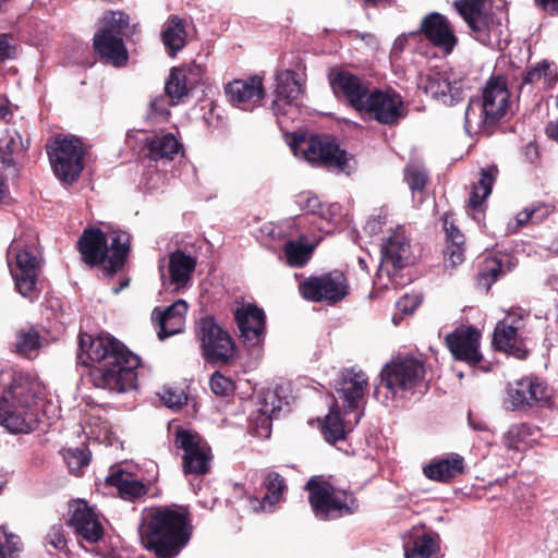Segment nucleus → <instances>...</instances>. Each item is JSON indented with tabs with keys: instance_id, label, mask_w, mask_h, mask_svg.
<instances>
[{
	"instance_id": "obj_29",
	"label": "nucleus",
	"mask_w": 558,
	"mask_h": 558,
	"mask_svg": "<svg viewBox=\"0 0 558 558\" xmlns=\"http://www.w3.org/2000/svg\"><path fill=\"white\" fill-rule=\"evenodd\" d=\"M465 471L464 459L459 453H448L433 459L423 466V474L432 481L448 483Z\"/></svg>"
},
{
	"instance_id": "obj_10",
	"label": "nucleus",
	"mask_w": 558,
	"mask_h": 558,
	"mask_svg": "<svg viewBox=\"0 0 558 558\" xmlns=\"http://www.w3.org/2000/svg\"><path fill=\"white\" fill-rule=\"evenodd\" d=\"M425 376L424 361L411 355L392 359L380 372L381 384L393 397L427 387Z\"/></svg>"
},
{
	"instance_id": "obj_58",
	"label": "nucleus",
	"mask_w": 558,
	"mask_h": 558,
	"mask_svg": "<svg viewBox=\"0 0 558 558\" xmlns=\"http://www.w3.org/2000/svg\"><path fill=\"white\" fill-rule=\"evenodd\" d=\"M534 2L548 14L553 16L558 15V0H534Z\"/></svg>"
},
{
	"instance_id": "obj_21",
	"label": "nucleus",
	"mask_w": 558,
	"mask_h": 558,
	"mask_svg": "<svg viewBox=\"0 0 558 558\" xmlns=\"http://www.w3.org/2000/svg\"><path fill=\"white\" fill-rule=\"evenodd\" d=\"M413 260L410 240L404 231L396 230L381 247L380 271H386L393 278L397 274L410 265Z\"/></svg>"
},
{
	"instance_id": "obj_55",
	"label": "nucleus",
	"mask_w": 558,
	"mask_h": 558,
	"mask_svg": "<svg viewBox=\"0 0 558 558\" xmlns=\"http://www.w3.org/2000/svg\"><path fill=\"white\" fill-rule=\"evenodd\" d=\"M300 206L308 214L324 218L323 204L316 195L304 193L299 196Z\"/></svg>"
},
{
	"instance_id": "obj_37",
	"label": "nucleus",
	"mask_w": 558,
	"mask_h": 558,
	"mask_svg": "<svg viewBox=\"0 0 558 558\" xmlns=\"http://www.w3.org/2000/svg\"><path fill=\"white\" fill-rule=\"evenodd\" d=\"M181 148V143L171 133L155 135L144 146L145 156L154 161L172 160Z\"/></svg>"
},
{
	"instance_id": "obj_19",
	"label": "nucleus",
	"mask_w": 558,
	"mask_h": 558,
	"mask_svg": "<svg viewBox=\"0 0 558 558\" xmlns=\"http://www.w3.org/2000/svg\"><path fill=\"white\" fill-rule=\"evenodd\" d=\"M481 332L473 326L461 325L445 338V343L457 361L476 366L483 360L478 347Z\"/></svg>"
},
{
	"instance_id": "obj_8",
	"label": "nucleus",
	"mask_w": 558,
	"mask_h": 558,
	"mask_svg": "<svg viewBox=\"0 0 558 558\" xmlns=\"http://www.w3.org/2000/svg\"><path fill=\"white\" fill-rule=\"evenodd\" d=\"M291 147L295 155L302 154L303 158L313 167L348 175L353 170L349 154L340 147L333 136L316 134L308 138L295 137Z\"/></svg>"
},
{
	"instance_id": "obj_46",
	"label": "nucleus",
	"mask_w": 558,
	"mask_h": 558,
	"mask_svg": "<svg viewBox=\"0 0 558 558\" xmlns=\"http://www.w3.org/2000/svg\"><path fill=\"white\" fill-rule=\"evenodd\" d=\"M165 92L171 99L172 105H178L189 95L186 74L183 70L173 68L165 84Z\"/></svg>"
},
{
	"instance_id": "obj_40",
	"label": "nucleus",
	"mask_w": 558,
	"mask_h": 558,
	"mask_svg": "<svg viewBox=\"0 0 558 558\" xmlns=\"http://www.w3.org/2000/svg\"><path fill=\"white\" fill-rule=\"evenodd\" d=\"M276 81V101H282L287 105H290L303 93V87L299 81V75L293 70H286L277 74Z\"/></svg>"
},
{
	"instance_id": "obj_12",
	"label": "nucleus",
	"mask_w": 558,
	"mask_h": 558,
	"mask_svg": "<svg viewBox=\"0 0 558 558\" xmlns=\"http://www.w3.org/2000/svg\"><path fill=\"white\" fill-rule=\"evenodd\" d=\"M46 150L59 180L70 184L78 180L84 169L85 153L77 137L59 135L51 145L46 146Z\"/></svg>"
},
{
	"instance_id": "obj_16",
	"label": "nucleus",
	"mask_w": 558,
	"mask_h": 558,
	"mask_svg": "<svg viewBox=\"0 0 558 558\" xmlns=\"http://www.w3.org/2000/svg\"><path fill=\"white\" fill-rule=\"evenodd\" d=\"M360 113L383 125H396L407 114L402 97L395 90L373 87Z\"/></svg>"
},
{
	"instance_id": "obj_63",
	"label": "nucleus",
	"mask_w": 558,
	"mask_h": 558,
	"mask_svg": "<svg viewBox=\"0 0 558 558\" xmlns=\"http://www.w3.org/2000/svg\"><path fill=\"white\" fill-rule=\"evenodd\" d=\"M10 113V110L7 105V100L0 98V120L5 119V117Z\"/></svg>"
},
{
	"instance_id": "obj_3",
	"label": "nucleus",
	"mask_w": 558,
	"mask_h": 558,
	"mask_svg": "<svg viewBox=\"0 0 558 558\" xmlns=\"http://www.w3.org/2000/svg\"><path fill=\"white\" fill-rule=\"evenodd\" d=\"M35 393L28 376L12 369L0 372V424L13 434L31 433L37 424L32 410Z\"/></svg>"
},
{
	"instance_id": "obj_5",
	"label": "nucleus",
	"mask_w": 558,
	"mask_h": 558,
	"mask_svg": "<svg viewBox=\"0 0 558 558\" xmlns=\"http://www.w3.org/2000/svg\"><path fill=\"white\" fill-rule=\"evenodd\" d=\"M510 93L505 77L492 76L483 88L482 98L471 99L464 117L469 133L490 136L495 128L507 117Z\"/></svg>"
},
{
	"instance_id": "obj_45",
	"label": "nucleus",
	"mask_w": 558,
	"mask_h": 558,
	"mask_svg": "<svg viewBox=\"0 0 558 558\" xmlns=\"http://www.w3.org/2000/svg\"><path fill=\"white\" fill-rule=\"evenodd\" d=\"M314 246L301 241L289 240L283 245L287 264L291 267H303L312 257Z\"/></svg>"
},
{
	"instance_id": "obj_52",
	"label": "nucleus",
	"mask_w": 558,
	"mask_h": 558,
	"mask_svg": "<svg viewBox=\"0 0 558 558\" xmlns=\"http://www.w3.org/2000/svg\"><path fill=\"white\" fill-rule=\"evenodd\" d=\"M105 26L100 29H112L113 34L123 36L126 34V28L130 26V16L123 12H111L105 19Z\"/></svg>"
},
{
	"instance_id": "obj_59",
	"label": "nucleus",
	"mask_w": 558,
	"mask_h": 558,
	"mask_svg": "<svg viewBox=\"0 0 558 558\" xmlns=\"http://www.w3.org/2000/svg\"><path fill=\"white\" fill-rule=\"evenodd\" d=\"M11 194L9 186L2 175H0V207L11 203Z\"/></svg>"
},
{
	"instance_id": "obj_51",
	"label": "nucleus",
	"mask_w": 558,
	"mask_h": 558,
	"mask_svg": "<svg viewBox=\"0 0 558 558\" xmlns=\"http://www.w3.org/2000/svg\"><path fill=\"white\" fill-rule=\"evenodd\" d=\"M210 389L216 396L228 397L233 393L235 389L234 381L216 371L209 380Z\"/></svg>"
},
{
	"instance_id": "obj_25",
	"label": "nucleus",
	"mask_w": 558,
	"mask_h": 558,
	"mask_svg": "<svg viewBox=\"0 0 558 558\" xmlns=\"http://www.w3.org/2000/svg\"><path fill=\"white\" fill-rule=\"evenodd\" d=\"M417 33L447 53L451 52L458 43L449 20L438 12H430L425 15L421 21Z\"/></svg>"
},
{
	"instance_id": "obj_42",
	"label": "nucleus",
	"mask_w": 558,
	"mask_h": 558,
	"mask_svg": "<svg viewBox=\"0 0 558 558\" xmlns=\"http://www.w3.org/2000/svg\"><path fill=\"white\" fill-rule=\"evenodd\" d=\"M537 432L538 429L529 423L512 425L505 434L504 444L509 450L524 451L531 447L534 440L532 437Z\"/></svg>"
},
{
	"instance_id": "obj_34",
	"label": "nucleus",
	"mask_w": 558,
	"mask_h": 558,
	"mask_svg": "<svg viewBox=\"0 0 558 558\" xmlns=\"http://www.w3.org/2000/svg\"><path fill=\"white\" fill-rule=\"evenodd\" d=\"M444 229L447 241L444 251L445 265L454 268L464 260L465 236L447 214L444 216Z\"/></svg>"
},
{
	"instance_id": "obj_18",
	"label": "nucleus",
	"mask_w": 558,
	"mask_h": 558,
	"mask_svg": "<svg viewBox=\"0 0 558 558\" xmlns=\"http://www.w3.org/2000/svg\"><path fill=\"white\" fill-rule=\"evenodd\" d=\"M239 329L240 341L246 348L260 347L266 335V315L263 308L253 303H243L233 312Z\"/></svg>"
},
{
	"instance_id": "obj_1",
	"label": "nucleus",
	"mask_w": 558,
	"mask_h": 558,
	"mask_svg": "<svg viewBox=\"0 0 558 558\" xmlns=\"http://www.w3.org/2000/svg\"><path fill=\"white\" fill-rule=\"evenodd\" d=\"M77 362L96 364L88 372V380L96 388L123 393L137 387L140 356L109 333L93 337L81 332Z\"/></svg>"
},
{
	"instance_id": "obj_50",
	"label": "nucleus",
	"mask_w": 558,
	"mask_h": 558,
	"mask_svg": "<svg viewBox=\"0 0 558 558\" xmlns=\"http://www.w3.org/2000/svg\"><path fill=\"white\" fill-rule=\"evenodd\" d=\"M201 110L203 111L202 118L208 128L218 129L223 125V118L219 112V107L213 99H202Z\"/></svg>"
},
{
	"instance_id": "obj_23",
	"label": "nucleus",
	"mask_w": 558,
	"mask_h": 558,
	"mask_svg": "<svg viewBox=\"0 0 558 558\" xmlns=\"http://www.w3.org/2000/svg\"><path fill=\"white\" fill-rule=\"evenodd\" d=\"M262 487L266 489L262 498L254 495L247 496V510L253 513H271L279 504L284 501L287 482L278 472L269 471L263 477Z\"/></svg>"
},
{
	"instance_id": "obj_56",
	"label": "nucleus",
	"mask_w": 558,
	"mask_h": 558,
	"mask_svg": "<svg viewBox=\"0 0 558 558\" xmlns=\"http://www.w3.org/2000/svg\"><path fill=\"white\" fill-rule=\"evenodd\" d=\"M11 35L0 34V63L14 56V46L11 45Z\"/></svg>"
},
{
	"instance_id": "obj_22",
	"label": "nucleus",
	"mask_w": 558,
	"mask_h": 558,
	"mask_svg": "<svg viewBox=\"0 0 558 558\" xmlns=\"http://www.w3.org/2000/svg\"><path fill=\"white\" fill-rule=\"evenodd\" d=\"M93 48L98 59L107 65L120 69L129 63V51L120 34L112 29H98L93 38Z\"/></svg>"
},
{
	"instance_id": "obj_60",
	"label": "nucleus",
	"mask_w": 558,
	"mask_h": 558,
	"mask_svg": "<svg viewBox=\"0 0 558 558\" xmlns=\"http://www.w3.org/2000/svg\"><path fill=\"white\" fill-rule=\"evenodd\" d=\"M546 135L558 143V119L556 121H550L545 129Z\"/></svg>"
},
{
	"instance_id": "obj_32",
	"label": "nucleus",
	"mask_w": 558,
	"mask_h": 558,
	"mask_svg": "<svg viewBox=\"0 0 558 558\" xmlns=\"http://www.w3.org/2000/svg\"><path fill=\"white\" fill-rule=\"evenodd\" d=\"M424 90L445 105H453L461 99L460 88L451 83L447 72L434 71L426 75Z\"/></svg>"
},
{
	"instance_id": "obj_26",
	"label": "nucleus",
	"mask_w": 558,
	"mask_h": 558,
	"mask_svg": "<svg viewBox=\"0 0 558 558\" xmlns=\"http://www.w3.org/2000/svg\"><path fill=\"white\" fill-rule=\"evenodd\" d=\"M187 312V303L184 300H177L170 306L155 307L151 313V320L159 327L157 336L165 340L182 331L184 317Z\"/></svg>"
},
{
	"instance_id": "obj_7",
	"label": "nucleus",
	"mask_w": 558,
	"mask_h": 558,
	"mask_svg": "<svg viewBox=\"0 0 558 558\" xmlns=\"http://www.w3.org/2000/svg\"><path fill=\"white\" fill-rule=\"evenodd\" d=\"M308 504L314 515L322 521L337 520L359 509L357 499L347 490L337 489L330 482L316 476L305 484Z\"/></svg>"
},
{
	"instance_id": "obj_39",
	"label": "nucleus",
	"mask_w": 558,
	"mask_h": 558,
	"mask_svg": "<svg viewBox=\"0 0 558 558\" xmlns=\"http://www.w3.org/2000/svg\"><path fill=\"white\" fill-rule=\"evenodd\" d=\"M41 347V337L35 327L20 329L15 332V339L12 343V351L17 355L35 359Z\"/></svg>"
},
{
	"instance_id": "obj_36",
	"label": "nucleus",
	"mask_w": 558,
	"mask_h": 558,
	"mask_svg": "<svg viewBox=\"0 0 558 558\" xmlns=\"http://www.w3.org/2000/svg\"><path fill=\"white\" fill-rule=\"evenodd\" d=\"M405 558H440L439 536L435 533L413 534L404 544Z\"/></svg>"
},
{
	"instance_id": "obj_11",
	"label": "nucleus",
	"mask_w": 558,
	"mask_h": 558,
	"mask_svg": "<svg viewBox=\"0 0 558 558\" xmlns=\"http://www.w3.org/2000/svg\"><path fill=\"white\" fill-rule=\"evenodd\" d=\"M300 295L308 302L335 306L350 294L348 276L340 269L311 275L299 282Z\"/></svg>"
},
{
	"instance_id": "obj_54",
	"label": "nucleus",
	"mask_w": 558,
	"mask_h": 558,
	"mask_svg": "<svg viewBox=\"0 0 558 558\" xmlns=\"http://www.w3.org/2000/svg\"><path fill=\"white\" fill-rule=\"evenodd\" d=\"M405 181L413 192H422L428 182V174L425 170L411 168L405 171Z\"/></svg>"
},
{
	"instance_id": "obj_14",
	"label": "nucleus",
	"mask_w": 558,
	"mask_h": 558,
	"mask_svg": "<svg viewBox=\"0 0 558 558\" xmlns=\"http://www.w3.org/2000/svg\"><path fill=\"white\" fill-rule=\"evenodd\" d=\"M174 446L184 451L182 469L185 475L204 476L210 472L211 448L197 433L179 427Z\"/></svg>"
},
{
	"instance_id": "obj_27",
	"label": "nucleus",
	"mask_w": 558,
	"mask_h": 558,
	"mask_svg": "<svg viewBox=\"0 0 558 558\" xmlns=\"http://www.w3.org/2000/svg\"><path fill=\"white\" fill-rule=\"evenodd\" d=\"M518 327L509 324L507 319L497 323L492 344L501 352L512 355L519 360H525L529 355V350L525 348L523 339L518 333Z\"/></svg>"
},
{
	"instance_id": "obj_24",
	"label": "nucleus",
	"mask_w": 558,
	"mask_h": 558,
	"mask_svg": "<svg viewBox=\"0 0 558 558\" xmlns=\"http://www.w3.org/2000/svg\"><path fill=\"white\" fill-rule=\"evenodd\" d=\"M225 92L232 105L245 111L259 106L266 95L263 78L258 75L233 80L227 84Z\"/></svg>"
},
{
	"instance_id": "obj_9",
	"label": "nucleus",
	"mask_w": 558,
	"mask_h": 558,
	"mask_svg": "<svg viewBox=\"0 0 558 558\" xmlns=\"http://www.w3.org/2000/svg\"><path fill=\"white\" fill-rule=\"evenodd\" d=\"M194 333L199 342L201 355L206 363L229 365L235 360L238 348L234 339L213 315L197 319Z\"/></svg>"
},
{
	"instance_id": "obj_13",
	"label": "nucleus",
	"mask_w": 558,
	"mask_h": 558,
	"mask_svg": "<svg viewBox=\"0 0 558 558\" xmlns=\"http://www.w3.org/2000/svg\"><path fill=\"white\" fill-rule=\"evenodd\" d=\"M453 5L481 44L490 45L492 36L501 33L500 20L485 0H456Z\"/></svg>"
},
{
	"instance_id": "obj_61",
	"label": "nucleus",
	"mask_w": 558,
	"mask_h": 558,
	"mask_svg": "<svg viewBox=\"0 0 558 558\" xmlns=\"http://www.w3.org/2000/svg\"><path fill=\"white\" fill-rule=\"evenodd\" d=\"M233 497L235 499H245L247 501L246 490L243 484L234 483L232 485Z\"/></svg>"
},
{
	"instance_id": "obj_57",
	"label": "nucleus",
	"mask_w": 558,
	"mask_h": 558,
	"mask_svg": "<svg viewBox=\"0 0 558 558\" xmlns=\"http://www.w3.org/2000/svg\"><path fill=\"white\" fill-rule=\"evenodd\" d=\"M420 305V301L415 296L404 295L398 302L397 306L403 313H412Z\"/></svg>"
},
{
	"instance_id": "obj_28",
	"label": "nucleus",
	"mask_w": 558,
	"mask_h": 558,
	"mask_svg": "<svg viewBox=\"0 0 558 558\" xmlns=\"http://www.w3.org/2000/svg\"><path fill=\"white\" fill-rule=\"evenodd\" d=\"M367 384V377L361 371L345 369L342 373L335 388L339 398L343 400L345 409L354 411L359 408V402L364 397Z\"/></svg>"
},
{
	"instance_id": "obj_31",
	"label": "nucleus",
	"mask_w": 558,
	"mask_h": 558,
	"mask_svg": "<svg viewBox=\"0 0 558 558\" xmlns=\"http://www.w3.org/2000/svg\"><path fill=\"white\" fill-rule=\"evenodd\" d=\"M106 485L114 487L118 490L119 497L132 502L146 496L149 492L147 485L135 478L132 473L121 469L113 471L106 477Z\"/></svg>"
},
{
	"instance_id": "obj_47",
	"label": "nucleus",
	"mask_w": 558,
	"mask_h": 558,
	"mask_svg": "<svg viewBox=\"0 0 558 558\" xmlns=\"http://www.w3.org/2000/svg\"><path fill=\"white\" fill-rule=\"evenodd\" d=\"M556 73L551 69V64L547 60L536 63L534 66L529 68L522 77V85L535 84L544 78L549 85L555 81Z\"/></svg>"
},
{
	"instance_id": "obj_2",
	"label": "nucleus",
	"mask_w": 558,
	"mask_h": 558,
	"mask_svg": "<svg viewBox=\"0 0 558 558\" xmlns=\"http://www.w3.org/2000/svg\"><path fill=\"white\" fill-rule=\"evenodd\" d=\"M192 533L190 511L184 506L149 508L138 525L142 545L156 558H175L189 544Z\"/></svg>"
},
{
	"instance_id": "obj_64",
	"label": "nucleus",
	"mask_w": 558,
	"mask_h": 558,
	"mask_svg": "<svg viewBox=\"0 0 558 558\" xmlns=\"http://www.w3.org/2000/svg\"><path fill=\"white\" fill-rule=\"evenodd\" d=\"M534 215V211H523L519 214L518 222L524 223L525 221L530 220L532 216Z\"/></svg>"
},
{
	"instance_id": "obj_15",
	"label": "nucleus",
	"mask_w": 558,
	"mask_h": 558,
	"mask_svg": "<svg viewBox=\"0 0 558 558\" xmlns=\"http://www.w3.org/2000/svg\"><path fill=\"white\" fill-rule=\"evenodd\" d=\"M507 396L513 411L544 408L550 403L551 399L548 385L535 376H526L510 384Z\"/></svg>"
},
{
	"instance_id": "obj_35",
	"label": "nucleus",
	"mask_w": 558,
	"mask_h": 558,
	"mask_svg": "<svg viewBox=\"0 0 558 558\" xmlns=\"http://www.w3.org/2000/svg\"><path fill=\"white\" fill-rule=\"evenodd\" d=\"M509 271H511L509 263L505 265L502 258L488 256L477 265V272L474 277L475 288L487 293L492 286Z\"/></svg>"
},
{
	"instance_id": "obj_20",
	"label": "nucleus",
	"mask_w": 558,
	"mask_h": 558,
	"mask_svg": "<svg viewBox=\"0 0 558 558\" xmlns=\"http://www.w3.org/2000/svg\"><path fill=\"white\" fill-rule=\"evenodd\" d=\"M68 525L74 530L77 536L96 544L104 537V526L88 502L76 499L69 502Z\"/></svg>"
},
{
	"instance_id": "obj_17",
	"label": "nucleus",
	"mask_w": 558,
	"mask_h": 558,
	"mask_svg": "<svg viewBox=\"0 0 558 558\" xmlns=\"http://www.w3.org/2000/svg\"><path fill=\"white\" fill-rule=\"evenodd\" d=\"M329 83L335 96L357 112L361 111L368 95L373 92L368 81L345 70L331 72Z\"/></svg>"
},
{
	"instance_id": "obj_49",
	"label": "nucleus",
	"mask_w": 558,
	"mask_h": 558,
	"mask_svg": "<svg viewBox=\"0 0 558 558\" xmlns=\"http://www.w3.org/2000/svg\"><path fill=\"white\" fill-rule=\"evenodd\" d=\"M21 549L20 537L9 533L4 527H0V558H15Z\"/></svg>"
},
{
	"instance_id": "obj_43",
	"label": "nucleus",
	"mask_w": 558,
	"mask_h": 558,
	"mask_svg": "<svg viewBox=\"0 0 558 558\" xmlns=\"http://www.w3.org/2000/svg\"><path fill=\"white\" fill-rule=\"evenodd\" d=\"M27 148L28 143L24 144L19 132H8L0 138V162L4 168L15 167V157L26 151Z\"/></svg>"
},
{
	"instance_id": "obj_30",
	"label": "nucleus",
	"mask_w": 558,
	"mask_h": 558,
	"mask_svg": "<svg viewBox=\"0 0 558 558\" xmlns=\"http://www.w3.org/2000/svg\"><path fill=\"white\" fill-rule=\"evenodd\" d=\"M196 265V258L180 248L170 253L168 260L169 287H173L177 291L187 288Z\"/></svg>"
},
{
	"instance_id": "obj_41",
	"label": "nucleus",
	"mask_w": 558,
	"mask_h": 558,
	"mask_svg": "<svg viewBox=\"0 0 558 558\" xmlns=\"http://www.w3.org/2000/svg\"><path fill=\"white\" fill-rule=\"evenodd\" d=\"M185 37V21L177 15H172L162 31V43L170 57H174L178 51L184 48Z\"/></svg>"
},
{
	"instance_id": "obj_6",
	"label": "nucleus",
	"mask_w": 558,
	"mask_h": 558,
	"mask_svg": "<svg viewBox=\"0 0 558 558\" xmlns=\"http://www.w3.org/2000/svg\"><path fill=\"white\" fill-rule=\"evenodd\" d=\"M37 240L32 236L14 239L7 251V262L17 292L24 298L38 296L41 257Z\"/></svg>"
},
{
	"instance_id": "obj_62",
	"label": "nucleus",
	"mask_w": 558,
	"mask_h": 558,
	"mask_svg": "<svg viewBox=\"0 0 558 558\" xmlns=\"http://www.w3.org/2000/svg\"><path fill=\"white\" fill-rule=\"evenodd\" d=\"M524 151L531 162L538 158V148L533 143L527 144L524 148Z\"/></svg>"
},
{
	"instance_id": "obj_53",
	"label": "nucleus",
	"mask_w": 558,
	"mask_h": 558,
	"mask_svg": "<svg viewBox=\"0 0 558 558\" xmlns=\"http://www.w3.org/2000/svg\"><path fill=\"white\" fill-rule=\"evenodd\" d=\"M66 544L68 542L62 525H52L45 537V545L58 551H62L66 548Z\"/></svg>"
},
{
	"instance_id": "obj_48",
	"label": "nucleus",
	"mask_w": 558,
	"mask_h": 558,
	"mask_svg": "<svg viewBox=\"0 0 558 558\" xmlns=\"http://www.w3.org/2000/svg\"><path fill=\"white\" fill-rule=\"evenodd\" d=\"M63 460L71 473L78 475L83 468L90 462V452L87 448L66 449L63 451Z\"/></svg>"
},
{
	"instance_id": "obj_44",
	"label": "nucleus",
	"mask_w": 558,
	"mask_h": 558,
	"mask_svg": "<svg viewBox=\"0 0 558 558\" xmlns=\"http://www.w3.org/2000/svg\"><path fill=\"white\" fill-rule=\"evenodd\" d=\"M322 433L329 444H336L345 438L348 430L337 405L330 408L329 414L323 421Z\"/></svg>"
},
{
	"instance_id": "obj_38",
	"label": "nucleus",
	"mask_w": 558,
	"mask_h": 558,
	"mask_svg": "<svg viewBox=\"0 0 558 558\" xmlns=\"http://www.w3.org/2000/svg\"><path fill=\"white\" fill-rule=\"evenodd\" d=\"M498 169L496 166H490L481 170L480 179L473 184L470 193L468 203V207L470 209L477 213L484 211V203L492 193Z\"/></svg>"
},
{
	"instance_id": "obj_33",
	"label": "nucleus",
	"mask_w": 558,
	"mask_h": 558,
	"mask_svg": "<svg viewBox=\"0 0 558 558\" xmlns=\"http://www.w3.org/2000/svg\"><path fill=\"white\" fill-rule=\"evenodd\" d=\"M281 399L276 391L268 390L263 395L260 408L256 413L250 415V422L254 425L259 436H268L270 434L271 421L277 418L281 411Z\"/></svg>"
},
{
	"instance_id": "obj_4",
	"label": "nucleus",
	"mask_w": 558,
	"mask_h": 558,
	"mask_svg": "<svg viewBox=\"0 0 558 558\" xmlns=\"http://www.w3.org/2000/svg\"><path fill=\"white\" fill-rule=\"evenodd\" d=\"M99 228H86L80 235L76 247L82 260L89 267L104 265L105 275L112 277L124 267L131 251V235L121 230L109 234Z\"/></svg>"
}]
</instances>
